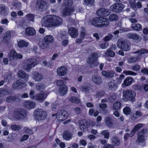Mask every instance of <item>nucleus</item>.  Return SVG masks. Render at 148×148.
Returning <instances> with one entry per match:
<instances>
[{
	"label": "nucleus",
	"mask_w": 148,
	"mask_h": 148,
	"mask_svg": "<svg viewBox=\"0 0 148 148\" xmlns=\"http://www.w3.org/2000/svg\"><path fill=\"white\" fill-rule=\"evenodd\" d=\"M17 98L14 96H9L6 99V101L8 103H12L15 101Z\"/></svg>",
	"instance_id": "obj_49"
},
{
	"label": "nucleus",
	"mask_w": 148,
	"mask_h": 148,
	"mask_svg": "<svg viewBox=\"0 0 148 148\" xmlns=\"http://www.w3.org/2000/svg\"><path fill=\"white\" fill-rule=\"evenodd\" d=\"M25 86L26 84L23 83L22 80L19 79L13 84L12 86L14 88H16L20 86H21V87H23Z\"/></svg>",
	"instance_id": "obj_26"
},
{
	"label": "nucleus",
	"mask_w": 148,
	"mask_h": 148,
	"mask_svg": "<svg viewBox=\"0 0 148 148\" xmlns=\"http://www.w3.org/2000/svg\"><path fill=\"white\" fill-rule=\"evenodd\" d=\"M144 130H143L139 131L137 133L138 137L137 142L138 143H141L145 141V137L144 136Z\"/></svg>",
	"instance_id": "obj_20"
},
{
	"label": "nucleus",
	"mask_w": 148,
	"mask_h": 148,
	"mask_svg": "<svg viewBox=\"0 0 148 148\" xmlns=\"http://www.w3.org/2000/svg\"><path fill=\"white\" fill-rule=\"evenodd\" d=\"M11 38V34L10 32H7L5 33L2 39L1 40V42L6 43L10 40Z\"/></svg>",
	"instance_id": "obj_21"
},
{
	"label": "nucleus",
	"mask_w": 148,
	"mask_h": 148,
	"mask_svg": "<svg viewBox=\"0 0 148 148\" xmlns=\"http://www.w3.org/2000/svg\"><path fill=\"white\" fill-rule=\"evenodd\" d=\"M101 73L103 75L107 78H110L114 76V74L112 73L109 72L104 71H103Z\"/></svg>",
	"instance_id": "obj_37"
},
{
	"label": "nucleus",
	"mask_w": 148,
	"mask_h": 148,
	"mask_svg": "<svg viewBox=\"0 0 148 148\" xmlns=\"http://www.w3.org/2000/svg\"><path fill=\"white\" fill-rule=\"evenodd\" d=\"M143 126V125L142 123H139L136 125L131 132L130 136H133L137 131L140 129Z\"/></svg>",
	"instance_id": "obj_24"
},
{
	"label": "nucleus",
	"mask_w": 148,
	"mask_h": 148,
	"mask_svg": "<svg viewBox=\"0 0 148 148\" xmlns=\"http://www.w3.org/2000/svg\"><path fill=\"white\" fill-rule=\"evenodd\" d=\"M58 75L60 76L65 75L67 73L66 68L64 66H62L58 68L57 71Z\"/></svg>",
	"instance_id": "obj_15"
},
{
	"label": "nucleus",
	"mask_w": 148,
	"mask_h": 148,
	"mask_svg": "<svg viewBox=\"0 0 148 148\" xmlns=\"http://www.w3.org/2000/svg\"><path fill=\"white\" fill-rule=\"evenodd\" d=\"M26 111L25 110L19 109L17 110L14 113L15 118L18 119H24L26 116Z\"/></svg>",
	"instance_id": "obj_9"
},
{
	"label": "nucleus",
	"mask_w": 148,
	"mask_h": 148,
	"mask_svg": "<svg viewBox=\"0 0 148 148\" xmlns=\"http://www.w3.org/2000/svg\"><path fill=\"white\" fill-rule=\"evenodd\" d=\"M125 77L124 75L122 74L120 75L119 77L116 78V83L117 84H120L122 82V80Z\"/></svg>",
	"instance_id": "obj_51"
},
{
	"label": "nucleus",
	"mask_w": 148,
	"mask_h": 148,
	"mask_svg": "<svg viewBox=\"0 0 148 148\" xmlns=\"http://www.w3.org/2000/svg\"><path fill=\"white\" fill-rule=\"evenodd\" d=\"M12 130H17L21 128V126L19 125H13L11 126Z\"/></svg>",
	"instance_id": "obj_60"
},
{
	"label": "nucleus",
	"mask_w": 148,
	"mask_h": 148,
	"mask_svg": "<svg viewBox=\"0 0 148 148\" xmlns=\"http://www.w3.org/2000/svg\"><path fill=\"white\" fill-rule=\"evenodd\" d=\"M109 24V22L108 19L105 18L100 17V21L99 25H100L99 27H106Z\"/></svg>",
	"instance_id": "obj_17"
},
{
	"label": "nucleus",
	"mask_w": 148,
	"mask_h": 148,
	"mask_svg": "<svg viewBox=\"0 0 148 148\" xmlns=\"http://www.w3.org/2000/svg\"><path fill=\"white\" fill-rule=\"evenodd\" d=\"M115 53L112 51L110 50L109 49L107 50V51L105 53V55L106 56H109L113 57L115 56Z\"/></svg>",
	"instance_id": "obj_47"
},
{
	"label": "nucleus",
	"mask_w": 148,
	"mask_h": 148,
	"mask_svg": "<svg viewBox=\"0 0 148 148\" xmlns=\"http://www.w3.org/2000/svg\"><path fill=\"white\" fill-rule=\"evenodd\" d=\"M112 37V35L111 34H108L105 37L104 40L105 41H109L110 40Z\"/></svg>",
	"instance_id": "obj_62"
},
{
	"label": "nucleus",
	"mask_w": 148,
	"mask_h": 148,
	"mask_svg": "<svg viewBox=\"0 0 148 148\" xmlns=\"http://www.w3.org/2000/svg\"><path fill=\"white\" fill-rule=\"evenodd\" d=\"M133 79L132 77H127L122 84V86L124 88L130 85L132 82Z\"/></svg>",
	"instance_id": "obj_18"
},
{
	"label": "nucleus",
	"mask_w": 148,
	"mask_h": 148,
	"mask_svg": "<svg viewBox=\"0 0 148 148\" xmlns=\"http://www.w3.org/2000/svg\"><path fill=\"white\" fill-rule=\"evenodd\" d=\"M126 36L127 38L134 40L141 39V37L138 35L135 34L129 33L127 34Z\"/></svg>",
	"instance_id": "obj_25"
},
{
	"label": "nucleus",
	"mask_w": 148,
	"mask_h": 148,
	"mask_svg": "<svg viewBox=\"0 0 148 148\" xmlns=\"http://www.w3.org/2000/svg\"><path fill=\"white\" fill-rule=\"evenodd\" d=\"M24 107L26 109H31L34 108L36 106V103L33 101H26L23 103Z\"/></svg>",
	"instance_id": "obj_12"
},
{
	"label": "nucleus",
	"mask_w": 148,
	"mask_h": 148,
	"mask_svg": "<svg viewBox=\"0 0 148 148\" xmlns=\"http://www.w3.org/2000/svg\"><path fill=\"white\" fill-rule=\"evenodd\" d=\"M81 31L80 33V37L82 39H83L85 37H87L88 34L85 31V29L83 27H81Z\"/></svg>",
	"instance_id": "obj_42"
},
{
	"label": "nucleus",
	"mask_w": 148,
	"mask_h": 148,
	"mask_svg": "<svg viewBox=\"0 0 148 148\" xmlns=\"http://www.w3.org/2000/svg\"><path fill=\"white\" fill-rule=\"evenodd\" d=\"M68 32L72 38H76L78 35L77 30L75 27H71Z\"/></svg>",
	"instance_id": "obj_14"
},
{
	"label": "nucleus",
	"mask_w": 148,
	"mask_h": 148,
	"mask_svg": "<svg viewBox=\"0 0 148 148\" xmlns=\"http://www.w3.org/2000/svg\"><path fill=\"white\" fill-rule=\"evenodd\" d=\"M101 134L104 136L105 138L108 139L109 137L110 133L107 130H105L102 131L101 133Z\"/></svg>",
	"instance_id": "obj_45"
},
{
	"label": "nucleus",
	"mask_w": 148,
	"mask_h": 148,
	"mask_svg": "<svg viewBox=\"0 0 148 148\" xmlns=\"http://www.w3.org/2000/svg\"><path fill=\"white\" fill-rule=\"evenodd\" d=\"M8 10V8L3 5H0V13H5Z\"/></svg>",
	"instance_id": "obj_52"
},
{
	"label": "nucleus",
	"mask_w": 148,
	"mask_h": 148,
	"mask_svg": "<svg viewBox=\"0 0 148 148\" xmlns=\"http://www.w3.org/2000/svg\"><path fill=\"white\" fill-rule=\"evenodd\" d=\"M92 80L96 84H99L102 82V79L101 77L97 76H95L93 77Z\"/></svg>",
	"instance_id": "obj_38"
},
{
	"label": "nucleus",
	"mask_w": 148,
	"mask_h": 148,
	"mask_svg": "<svg viewBox=\"0 0 148 148\" xmlns=\"http://www.w3.org/2000/svg\"><path fill=\"white\" fill-rule=\"evenodd\" d=\"M69 100L72 103H78L80 102V99L75 97L72 96L70 97Z\"/></svg>",
	"instance_id": "obj_43"
},
{
	"label": "nucleus",
	"mask_w": 148,
	"mask_h": 148,
	"mask_svg": "<svg viewBox=\"0 0 148 148\" xmlns=\"http://www.w3.org/2000/svg\"><path fill=\"white\" fill-rule=\"evenodd\" d=\"M48 6L47 3L45 1L42 0H41L40 2H38L37 7L39 10H45L47 9Z\"/></svg>",
	"instance_id": "obj_19"
},
{
	"label": "nucleus",
	"mask_w": 148,
	"mask_h": 148,
	"mask_svg": "<svg viewBox=\"0 0 148 148\" xmlns=\"http://www.w3.org/2000/svg\"><path fill=\"white\" fill-rule=\"evenodd\" d=\"M32 78L36 82H39L41 81L43 77L42 75L36 72L34 74Z\"/></svg>",
	"instance_id": "obj_27"
},
{
	"label": "nucleus",
	"mask_w": 148,
	"mask_h": 148,
	"mask_svg": "<svg viewBox=\"0 0 148 148\" xmlns=\"http://www.w3.org/2000/svg\"><path fill=\"white\" fill-rule=\"evenodd\" d=\"M128 3L134 10H137L135 0H128Z\"/></svg>",
	"instance_id": "obj_44"
},
{
	"label": "nucleus",
	"mask_w": 148,
	"mask_h": 148,
	"mask_svg": "<svg viewBox=\"0 0 148 148\" xmlns=\"http://www.w3.org/2000/svg\"><path fill=\"white\" fill-rule=\"evenodd\" d=\"M121 106V103L119 101L116 102L113 106V108L114 110H118L120 109Z\"/></svg>",
	"instance_id": "obj_53"
},
{
	"label": "nucleus",
	"mask_w": 148,
	"mask_h": 148,
	"mask_svg": "<svg viewBox=\"0 0 148 148\" xmlns=\"http://www.w3.org/2000/svg\"><path fill=\"white\" fill-rule=\"evenodd\" d=\"M110 9L113 11L119 13L124 8V6L121 3H116L114 4L110 7Z\"/></svg>",
	"instance_id": "obj_11"
},
{
	"label": "nucleus",
	"mask_w": 148,
	"mask_h": 148,
	"mask_svg": "<svg viewBox=\"0 0 148 148\" xmlns=\"http://www.w3.org/2000/svg\"><path fill=\"white\" fill-rule=\"evenodd\" d=\"M44 40L47 43H51L54 41L53 37L51 35L47 36L44 38Z\"/></svg>",
	"instance_id": "obj_41"
},
{
	"label": "nucleus",
	"mask_w": 148,
	"mask_h": 148,
	"mask_svg": "<svg viewBox=\"0 0 148 148\" xmlns=\"http://www.w3.org/2000/svg\"><path fill=\"white\" fill-rule=\"evenodd\" d=\"M118 19V17L116 14H111L109 17V19L110 21H115Z\"/></svg>",
	"instance_id": "obj_48"
},
{
	"label": "nucleus",
	"mask_w": 148,
	"mask_h": 148,
	"mask_svg": "<svg viewBox=\"0 0 148 148\" xmlns=\"http://www.w3.org/2000/svg\"><path fill=\"white\" fill-rule=\"evenodd\" d=\"M136 95V93L134 91L130 90H126L123 91V99L125 101L133 102L135 101Z\"/></svg>",
	"instance_id": "obj_3"
},
{
	"label": "nucleus",
	"mask_w": 148,
	"mask_h": 148,
	"mask_svg": "<svg viewBox=\"0 0 148 148\" xmlns=\"http://www.w3.org/2000/svg\"><path fill=\"white\" fill-rule=\"evenodd\" d=\"M80 129L82 131L86 132L88 130V127L86 121L85 120H80L79 121Z\"/></svg>",
	"instance_id": "obj_16"
},
{
	"label": "nucleus",
	"mask_w": 148,
	"mask_h": 148,
	"mask_svg": "<svg viewBox=\"0 0 148 148\" xmlns=\"http://www.w3.org/2000/svg\"><path fill=\"white\" fill-rule=\"evenodd\" d=\"M17 53L14 50H12L10 51L8 56L10 59L13 60L16 59Z\"/></svg>",
	"instance_id": "obj_36"
},
{
	"label": "nucleus",
	"mask_w": 148,
	"mask_h": 148,
	"mask_svg": "<svg viewBox=\"0 0 148 148\" xmlns=\"http://www.w3.org/2000/svg\"><path fill=\"white\" fill-rule=\"evenodd\" d=\"M117 46L119 48L124 51H128L130 49V44L127 40H119L117 42Z\"/></svg>",
	"instance_id": "obj_6"
},
{
	"label": "nucleus",
	"mask_w": 148,
	"mask_h": 148,
	"mask_svg": "<svg viewBox=\"0 0 148 148\" xmlns=\"http://www.w3.org/2000/svg\"><path fill=\"white\" fill-rule=\"evenodd\" d=\"M67 92V88L65 85H63L62 87H60L59 92L61 95H64L66 94Z\"/></svg>",
	"instance_id": "obj_30"
},
{
	"label": "nucleus",
	"mask_w": 148,
	"mask_h": 148,
	"mask_svg": "<svg viewBox=\"0 0 148 148\" xmlns=\"http://www.w3.org/2000/svg\"><path fill=\"white\" fill-rule=\"evenodd\" d=\"M108 87L110 89L115 90L118 88V86L114 83V81L112 80L108 83Z\"/></svg>",
	"instance_id": "obj_32"
},
{
	"label": "nucleus",
	"mask_w": 148,
	"mask_h": 148,
	"mask_svg": "<svg viewBox=\"0 0 148 148\" xmlns=\"http://www.w3.org/2000/svg\"><path fill=\"white\" fill-rule=\"evenodd\" d=\"M38 58L36 59L30 58L25 60L24 68L26 70H29L34 67L38 63Z\"/></svg>",
	"instance_id": "obj_5"
},
{
	"label": "nucleus",
	"mask_w": 148,
	"mask_h": 148,
	"mask_svg": "<svg viewBox=\"0 0 148 148\" xmlns=\"http://www.w3.org/2000/svg\"><path fill=\"white\" fill-rule=\"evenodd\" d=\"M18 46L20 47H27L28 45V43L26 41L21 40L18 42Z\"/></svg>",
	"instance_id": "obj_40"
},
{
	"label": "nucleus",
	"mask_w": 148,
	"mask_h": 148,
	"mask_svg": "<svg viewBox=\"0 0 148 148\" xmlns=\"http://www.w3.org/2000/svg\"><path fill=\"white\" fill-rule=\"evenodd\" d=\"M52 116H56L57 119L60 121H63L67 119L68 116V114L65 111H62L58 112L56 114H53Z\"/></svg>",
	"instance_id": "obj_10"
},
{
	"label": "nucleus",
	"mask_w": 148,
	"mask_h": 148,
	"mask_svg": "<svg viewBox=\"0 0 148 148\" xmlns=\"http://www.w3.org/2000/svg\"><path fill=\"white\" fill-rule=\"evenodd\" d=\"M46 98V96L45 97V95L44 94H42L41 93H40L36 96L35 99L40 102H42Z\"/></svg>",
	"instance_id": "obj_35"
},
{
	"label": "nucleus",
	"mask_w": 148,
	"mask_h": 148,
	"mask_svg": "<svg viewBox=\"0 0 148 148\" xmlns=\"http://www.w3.org/2000/svg\"><path fill=\"white\" fill-rule=\"evenodd\" d=\"M46 87L45 84L42 83H39L37 84L36 86V88L37 90L39 91H42L44 90Z\"/></svg>",
	"instance_id": "obj_28"
},
{
	"label": "nucleus",
	"mask_w": 148,
	"mask_h": 148,
	"mask_svg": "<svg viewBox=\"0 0 148 148\" xmlns=\"http://www.w3.org/2000/svg\"><path fill=\"white\" fill-rule=\"evenodd\" d=\"M108 42L107 41H105L104 43L100 44V46L102 49H105L108 47Z\"/></svg>",
	"instance_id": "obj_58"
},
{
	"label": "nucleus",
	"mask_w": 148,
	"mask_h": 148,
	"mask_svg": "<svg viewBox=\"0 0 148 148\" xmlns=\"http://www.w3.org/2000/svg\"><path fill=\"white\" fill-rule=\"evenodd\" d=\"M64 139L66 140H69L72 137V135L71 133L68 131H65L63 134Z\"/></svg>",
	"instance_id": "obj_31"
},
{
	"label": "nucleus",
	"mask_w": 148,
	"mask_h": 148,
	"mask_svg": "<svg viewBox=\"0 0 148 148\" xmlns=\"http://www.w3.org/2000/svg\"><path fill=\"white\" fill-rule=\"evenodd\" d=\"M131 27L137 31H140L142 29V26L139 23L135 25L132 24Z\"/></svg>",
	"instance_id": "obj_39"
},
{
	"label": "nucleus",
	"mask_w": 148,
	"mask_h": 148,
	"mask_svg": "<svg viewBox=\"0 0 148 148\" xmlns=\"http://www.w3.org/2000/svg\"><path fill=\"white\" fill-rule=\"evenodd\" d=\"M100 21V17H95L91 19L90 21L91 24L93 26L98 27L100 26L99 25Z\"/></svg>",
	"instance_id": "obj_23"
},
{
	"label": "nucleus",
	"mask_w": 148,
	"mask_h": 148,
	"mask_svg": "<svg viewBox=\"0 0 148 148\" xmlns=\"http://www.w3.org/2000/svg\"><path fill=\"white\" fill-rule=\"evenodd\" d=\"M123 112L124 113L128 115L131 112V109L130 107L128 106H126L123 109Z\"/></svg>",
	"instance_id": "obj_55"
},
{
	"label": "nucleus",
	"mask_w": 148,
	"mask_h": 148,
	"mask_svg": "<svg viewBox=\"0 0 148 148\" xmlns=\"http://www.w3.org/2000/svg\"><path fill=\"white\" fill-rule=\"evenodd\" d=\"M98 55L96 53H93L89 56L87 62L91 67L96 66L98 64L97 59Z\"/></svg>",
	"instance_id": "obj_8"
},
{
	"label": "nucleus",
	"mask_w": 148,
	"mask_h": 148,
	"mask_svg": "<svg viewBox=\"0 0 148 148\" xmlns=\"http://www.w3.org/2000/svg\"><path fill=\"white\" fill-rule=\"evenodd\" d=\"M34 115L36 118L38 120H44L47 116L46 112L41 109H36L34 111Z\"/></svg>",
	"instance_id": "obj_7"
},
{
	"label": "nucleus",
	"mask_w": 148,
	"mask_h": 148,
	"mask_svg": "<svg viewBox=\"0 0 148 148\" xmlns=\"http://www.w3.org/2000/svg\"><path fill=\"white\" fill-rule=\"evenodd\" d=\"M3 77L5 81H9L11 79V75L9 72H5L3 75Z\"/></svg>",
	"instance_id": "obj_33"
},
{
	"label": "nucleus",
	"mask_w": 148,
	"mask_h": 148,
	"mask_svg": "<svg viewBox=\"0 0 148 148\" xmlns=\"http://www.w3.org/2000/svg\"><path fill=\"white\" fill-rule=\"evenodd\" d=\"M112 143L114 145L118 146L120 144L119 139L116 136H114L111 138Z\"/></svg>",
	"instance_id": "obj_34"
},
{
	"label": "nucleus",
	"mask_w": 148,
	"mask_h": 148,
	"mask_svg": "<svg viewBox=\"0 0 148 148\" xmlns=\"http://www.w3.org/2000/svg\"><path fill=\"white\" fill-rule=\"evenodd\" d=\"M18 75L20 78H23L26 80L27 79L29 76L28 74H26L23 71L21 70L19 71Z\"/></svg>",
	"instance_id": "obj_29"
},
{
	"label": "nucleus",
	"mask_w": 148,
	"mask_h": 148,
	"mask_svg": "<svg viewBox=\"0 0 148 148\" xmlns=\"http://www.w3.org/2000/svg\"><path fill=\"white\" fill-rule=\"evenodd\" d=\"M62 22L61 18L54 15H48L42 19L41 23L42 25L48 27H53L61 25Z\"/></svg>",
	"instance_id": "obj_1"
},
{
	"label": "nucleus",
	"mask_w": 148,
	"mask_h": 148,
	"mask_svg": "<svg viewBox=\"0 0 148 148\" xmlns=\"http://www.w3.org/2000/svg\"><path fill=\"white\" fill-rule=\"evenodd\" d=\"M34 91L33 90H31L29 92V95L31 98L32 99H35L36 96L34 95Z\"/></svg>",
	"instance_id": "obj_61"
},
{
	"label": "nucleus",
	"mask_w": 148,
	"mask_h": 148,
	"mask_svg": "<svg viewBox=\"0 0 148 148\" xmlns=\"http://www.w3.org/2000/svg\"><path fill=\"white\" fill-rule=\"evenodd\" d=\"M97 15L101 16H108L110 13L109 11L104 8L99 9L97 11Z\"/></svg>",
	"instance_id": "obj_13"
},
{
	"label": "nucleus",
	"mask_w": 148,
	"mask_h": 148,
	"mask_svg": "<svg viewBox=\"0 0 148 148\" xmlns=\"http://www.w3.org/2000/svg\"><path fill=\"white\" fill-rule=\"evenodd\" d=\"M123 73L127 75L135 76L137 75V73L132 71H123Z\"/></svg>",
	"instance_id": "obj_54"
},
{
	"label": "nucleus",
	"mask_w": 148,
	"mask_h": 148,
	"mask_svg": "<svg viewBox=\"0 0 148 148\" xmlns=\"http://www.w3.org/2000/svg\"><path fill=\"white\" fill-rule=\"evenodd\" d=\"M21 4L19 3H15L13 4V8H12L16 10L19 8L20 7Z\"/></svg>",
	"instance_id": "obj_59"
},
{
	"label": "nucleus",
	"mask_w": 148,
	"mask_h": 148,
	"mask_svg": "<svg viewBox=\"0 0 148 148\" xmlns=\"http://www.w3.org/2000/svg\"><path fill=\"white\" fill-rule=\"evenodd\" d=\"M47 42L45 41L43 42L40 43V48L42 49H45L47 47Z\"/></svg>",
	"instance_id": "obj_64"
},
{
	"label": "nucleus",
	"mask_w": 148,
	"mask_h": 148,
	"mask_svg": "<svg viewBox=\"0 0 148 148\" xmlns=\"http://www.w3.org/2000/svg\"><path fill=\"white\" fill-rule=\"evenodd\" d=\"M85 4L89 6H92L94 4V0H84Z\"/></svg>",
	"instance_id": "obj_50"
},
{
	"label": "nucleus",
	"mask_w": 148,
	"mask_h": 148,
	"mask_svg": "<svg viewBox=\"0 0 148 148\" xmlns=\"http://www.w3.org/2000/svg\"><path fill=\"white\" fill-rule=\"evenodd\" d=\"M105 123L108 127H111L112 126V123L110 118L108 116H106L105 118Z\"/></svg>",
	"instance_id": "obj_46"
},
{
	"label": "nucleus",
	"mask_w": 148,
	"mask_h": 148,
	"mask_svg": "<svg viewBox=\"0 0 148 148\" xmlns=\"http://www.w3.org/2000/svg\"><path fill=\"white\" fill-rule=\"evenodd\" d=\"M25 33L27 36L34 35L36 34V31L33 28L28 27L26 28Z\"/></svg>",
	"instance_id": "obj_22"
},
{
	"label": "nucleus",
	"mask_w": 148,
	"mask_h": 148,
	"mask_svg": "<svg viewBox=\"0 0 148 148\" xmlns=\"http://www.w3.org/2000/svg\"><path fill=\"white\" fill-rule=\"evenodd\" d=\"M27 19L29 21H33L34 18V16L33 14H27L26 16Z\"/></svg>",
	"instance_id": "obj_57"
},
{
	"label": "nucleus",
	"mask_w": 148,
	"mask_h": 148,
	"mask_svg": "<svg viewBox=\"0 0 148 148\" xmlns=\"http://www.w3.org/2000/svg\"><path fill=\"white\" fill-rule=\"evenodd\" d=\"M140 66L138 64H135L131 68L132 70L135 71H139L140 70Z\"/></svg>",
	"instance_id": "obj_56"
},
{
	"label": "nucleus",
	"mask_w": 148,
	"mask_h": 148,
	"mask_svg": "<svg viewBox=\"0 0 148 148\" xmlns=\"http://www.w3.org/2000/svg\"><path fill=\"white\" fill-rule=\"evenodd\" d=\"M29 136L28 135L25 134L20 139V141L21 142H23L26 140L28 138Z\"/></svg>",
	"instance_id": "obj_63"
},
{
	"label": "nucleus",
	"mask_w": 148,
	"mask_h": 148,
	"mask_svg": "<svg viewBox=\"0 0 148 148\" xmlns=\"http://www.w3.org/2000/svg\"><path fill=\"white\" fill-rule=\"evenodd\" d=\"M73 4L72 0H64L63 1L62 6L64 7L62 10V14L64 16L70 15L73 12V9H71L70 6Z\"/></svg>",
	"instance_id": "obj_2"
},
{
	"label": "nucleus",
	"mask_w": 148,
	"mask_h": 148,
	"mask_svg": "<svg viewBox=\"0 0 148 148\" xmlns=\"http://www.w3.org/2000/svg\"><path fill=\"white\" fill-rule=\"evenodd\" d=\"M148 51L146 49H143L138 50L133 53L137 54V57H133L129 59L127 62L129 63H134L137 61L139 60L141 58V55L145 53H147Z\"/></svg>",
	"instance_id": "obj_4"
}]
</instances>
